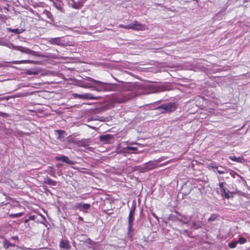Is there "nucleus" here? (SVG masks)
Wrapping results in <instances>:
<instances>
[{"mask_svg":"<svg viewBox=\"0 0 250 250\" xmlns=\"http://www.w3.org/2000/svg\"><path fill=\"white\" fill-rule=\"evenodd\" d=\"M177 107L175 103H168L163 104L158 107L156 109L159 110L162 113H170L174 111Z\"/></svg>","mask_w":250,"mask_h":250,"instance_id":"1","label":"nucleus"},{"mask_svg":"<svg viewBox=\"0 0 250 250\" xmlns=\"http://www.w3.org/2000/svg\"><path fill=\"white\" fill-rule=\"evenodd\" d=\"M48 43L52 45H57L62 47L67 45V43L62 40V38H51L48 39Z\"/></svg>","mask_w":250,"mask_h":250,"instance_id":"2","label":"nucleus"},{"mask_svg":"<svg viewBox=\"0 0 250 250\" xmlns=\"http://www.w3.org/2000/svg\"><path fill=\"white\" fill-rule=\"evenodd\" d=\"M88 81L94 82L97 85V87L95 88V90L98 91H106L107 90V86L105 83L101 82L95 80L91 78H87Z\"/></svg>","mask_w":250,"mask_h":250,"instance_id":"3","label":"nucleus"},{"mask_svg":"<svg viewBox=\"0 0 250 250\" xmlns=\"http://www.w3.org/2000/svg\"><path fill=\"white\" fill-rule=\"evenodd\" d=\"M73 96L75 98H78L81 99H90V100H97L100 99V97H94L90 93H86L84 94H78L74 93Z\"/></svg>","mask_w":250,"mask_h":250,"instance_id":"4","label":"nucleus"},{"mask_svg":"<svg viewBox=\"0 0 250 250\" xmlns=\"http://www.w3.org/2000/svg\"><path fill=\"white\" fill-rule=\"evenodd\" d=\"M100 140L104 144H112L114 142V139L112 135L105 134L100 136Z\"/></svg>","mask_w":250,"mask_h":250,"instance_id":"5","label":"nucleus"},{"mask_svg":"<svg viewBox=\"0 0 250 250\" xmlns=\"http://www.w3.org/2000/svg\"><path fill=\"white\" fill-rule=\"evenodd\" d=\"M9 47H12L13 49L17 50L18 51H21L22 53L27 54H32V52H33V51L30 50V49L22 47L21 46H14L12 44H10L9 46Z\"/></svg>","mask_w":250,"mask_h":250,"instance_id":"6","label":"nucleus"},{"mask_svg":"<svg viewBox=\"0 0 250 250\" xmlns=\"http://www.w3.org/2000/svg\"><path fill=\"white\" fill-rule=\"evenodd\" d=\"M131 28L133 30L141 31L145 30L147 28L145 24L140 23L137 21H135L134 23L131 24Z\"/></svg>","mask_w":250,"mask_h":250,"instance_id":"7","label":"nucleus"},{"mask_svg":"<svg viewBox=\"0 0 250 250\" xmlns=\"http://www.w3.org/2000/svg\"><path fill=\"white\" fill-rule=\"evenodd\" d=\"M55 159L57 161H61L63 162H64L69 165H74L75 163L74 161L70 160L68 157L65 156L64 155L57 156L55 157Z\"/></svg>","mask_w":250,"mask_h":250,"instance_id":"8","label":"nucleus"},{"mask_svg":"<svg viewBox=\"0 0 250 250\" xmlns=\"http://www.w3.org/2000/svg\"><path fill=\"white\" fill-rule=\"evenodd\" d=\"M71 246L69 244V242L67 240L62 239L60 243V248L63 250H69Z\"/></svg>","mask_w":250,"mask_h":250,"instance_id":"9","label":"nucleus"},{"mask_svg":"<svg viewBox=\"0 0 250 250\" xmlns=\"http://www.w3.org/2000/svg\"><path fill=\"white\" fill-rule=\"evenodd\" d=\"M135 206H132L130 209L129 216H128V222L133 223L134 220V212L135 210Z\"/></svg>","mask_w":250,"mask_h":250,"instance_id":"10","label":"nucleus"},{"mask_svg":"<svg viewBox=\"0 0 250 250\" xmlns=\"http://www.w3.org/2000/svg\"><path fill=\"white\" fill-rule=\"evenodd\" d=\"M43 184H45L50 186H55L57 184V182L48 177H46L44 179Z\"/></svg>","mask_w":250,"mask_h":250,"instance_id":"11","label":"nucleus"},{"mask_svg":"<svg viewBox=\"0 0 250 250\" xmlns=\"http://www.w3.org/2000/svg\"><path fill=\"white\" fill-rule=\"evenodd\" d=\"M56 132L58 134V137H57V139L61 141H64L65 135H66L65 131L62 130H57Z\"/></svg>","mask_w":250,"mask_h":250,"instance_id":"12","label":"nucleus"},{"mask_svg":"<svg viewBox=\"0 0 250 250\" xmlns=\"http://www.w3.org/2000/svg\"><path fill=\"white\" fill-rule=\"evenodd\" d=\"M24 30H25V29H12L11 28H7L8 31L13 32L16 34H19L21 33Z\"/></svg>","mask_w":250,"mask_h":250,"instance_id":"13","label":"nucleus"},{"mask_svg":"<svg viewBox=\"0 0 250 250\" xmlns=\"http://www.w3.org/2000/svg\"><path fill=\"white\" fill-rule=\"evenodd\" d=\"M3 247L7 249L9 247H15L16 245L10 243L7 240L4 239L3 242Z\"/></svg>","mask_w":250,"mask_h":250,"instance_id":"14","label":"nucleus"},{"mask_svg":"<svg viewBox=\"0 0 250 250\" xmlns=\"http://www.w3.org/2000/svg\"><path fill=\"white\" fill-rule=\"evenodd\" d=\"M157 163V162H149L147 164H146V167L148 169L150 170L155 168L156 167Z\"/></svg>","mask_w":250,"mask_h":250,"instance_id":"15","label":"nucleus"},{"mask_svg":"<svg viewBox=\"0 0 250 250\" xmlns=\"http://www.w3.org/2000/svg\"><path fill=\"white\" fill-rule=\"evenodd\" d=\"M39 71L35 69H30L26 71V74L28 75H37L39 73Z\"/></svg>","mask_w":250,"mask_h":250,"instance_id":"16","label":"nucleus"},{"mask_svg":"<svg viewBox=\"0 0 250 250\" xmlns=\"http://www.w3.org/2000/svg\"><path fill=\"white\" fill-rule=\"evenodd\" d=\"M229 158L234 161L237 162H242V161L243 160V158L242 157H236L235 156H230L229 157Z\"/></svg>","mask_w":250,"mask_h":250,"instance_id":"17","label":"nucleus"},{"mask_svg":"<svg viewBox=\"0 0 250 250\" xmlns=\"http://www.w3.org/2000/svg\"><path fill=\"white\" fill-rule=\"evenodd\" d=\"M201 227V225L199 223H197L195 221H193L192 223V225L191 228L194 229H197Z\"/></svg>","mask_w":250,"mask_h":250,"instance_id":"18","label":"nucleus"},{"mask_svg":"<svg viewBox=\"0 0 250 250\" xmlns=\"http://www.w3.org/2000/svg\"><path fill=\"white\" fill-rule=\"evenodd\" d=\"M179 232L180 234L188 237H190V235L191 234V232L187 229L180 230Z\"/></svg>","mask_w":250,"mask_h":250,"instance_id":"19","label":"nucleus"},{"mask_svg":"<svg viewBox=\"0 0 250 250\" xmlns=\"http://www.w3.org/2000/svg\"><path fill=\"white\" fill-rule=\"evenodd\" d=\"M182 219H183V221L184 224H188V223L191 219V216L188 218L185 216H182L181 219L180 220L181 222H182Z\"/></svg>","mask_w":250,"mask_h":250,"instance_id":"20","label":"nucleus"},{"mask_svg":"<svg viewBox=\"0 0 250 250\" xmlns=\"http://www.w3.org/2000/svg\"><path fill=\"white\" fill-rule=\"evenodd\" d=\"M56 26L58 28L59 30H66L69 29L68 27L63 25H57Z\"/></svg>","mask_w":250,"mask_h":250,"instance_id":"21","label":"nucleus"},{"mask_svg":"<svg viewBox=\"0 0 250 250\" xmlns=\"http://www.w3.org/2000/svg\"><path fill=\"white\" fill-rule=\"evenodd\" d=\"M132 232V223H129L128 225V234L130 236V233Z\"/></svg>","mask_w":250,"mask_h":250,"instance_id":"22","label":"nucleus"},{"mask_svg":"<svg viewBox=\"0 0 250 250\" xmlns=\"http://www.w3.org/2000/svg\"><path fill=\"white\" fill-rule=\"evenodd\" d=\"M237 244V241L230 242L229 244V247L231 249L235 248L236 247V245Z\"/></svg>","mask_w":250,"mask_h":250,"instance_id":"23","label":"nucleus"},{"mask_svg":"<svg viewBox=\"0 0 250 250\" xmlns=\"http://www.w3.org/2000/svg\"><path fill=\"white\" fill-rule=\"evenodd\" d=\"M247 240L244 237H241L239 238V239L237 241V243H240L241 244H244L246 242Z\"/></svg>","mask_w":250,"mask_h":250,"instance_id":"24","label":"nucleus"},{"mask_svg":"<svg viewBox=\"0 0 250 250\" xmlns=\"http://www.w3.org/2000/svg\"><path fill=\"white\" fill-rule=\"evenodd\" d=\"M217 218V215L215 214H212L211 215L210 217L208 219V222H212L214 221Z\"/></svg>","mask_w":250,"mask_h":250,"instance_id":"25","label":"nucleus"},{"mask_svg":"<svg viewBox=\"0 0 250 250\" xmlns=\"http://www.w3.org/2000/svg\"><path fill=\"white\" fill-rule=\"evenodd\" d=\"M225 198L227 199H229L230 197L232 196L231 192H230L229 190L223 194Z\"/></svg>","mask_w":250,"mask_h":250,"instance_id":"26","label":"nucleus"},{"mask_svg":"<svg viewBox=\"0 0 250 250\" xmlns=\"http://www.w3.org/2000/svg\"><path fill=\"white\" fill-rule=\"evenodd\" d=\"M120 28H125V29H131V24H130V25H124L123 24H120L119 26Z\"/></svg>","mask_w":250,"mask_h":250,"instance_id":"27","label":"nucleus"},{"mask_svg":"<svg viewBox=\"0 0 250 250\" xmlns=\"http://www.w3.org/2000/svg\"><path fill=\"white\" fill-rule=\"evenodd\" d=\"M90 208V205L89 204H83L82 205V208L83 209H88Z\"/></svg>","mask_w":250,"mask_h":250,"instance_id":"28","label":"nucleus"},{"mask_svg":"<svg viewBox=\"0 0 250 250\" xmlns=\"http://www.w3.org/2000/svg\"><path fill=\"white\" fill-rule=\"evenodd\" d=\"M82 204H80V203H77L75 206V208H78L80 210H83L82 209Z\"/></svg>","mask_w":250,"mask_h":250,"instance_id":"29","label":"nucleus"},{"mask_svg":"<svg viewBox=\"0 0 250 250\" xmlns=\"http://www.w3.org/2000/svg\"><path fill=\"white\" fill-rule=\"evenodd\" d=\"M127 150H136L137 149V148L136 147L134 146H127L125 148Z\"/></svg>","mask_w":250,"mask_h":250,"instance_id":"30","label":"nucleus"},{"mask_svg":"<svg viewBox=\"0 0 250 250\" xmlns=\"http://www.w3.org/2000/svg\"><path fill=\"white\" fill-rule=\"evenodd\" d=\"M27 62V61H13L12 62V63L13 64H21V63H22L23 62Z\"/></svg>","mask_w":250,"mask_h":250,"instance_id":"31","label":"nucleus"},{"mask_svg":"<svg viewBox=\"0 0 250 250\" xmlns=\"http://www.w3.org/2000/svg\"><path fill=\"white\" fill-rule=\"evenodd\" d=\"M167 158V157H161L160 158H159V159H158L156 161V162H157V163H158L163 160H164L165 159H166Z\"/></svg>","mask_w":250,"mask_h":250,"instance_id":"32","label":"nucleus"},{"mask_svg":"<svg viewBox=\"0 0 250 250\" xmlns=\"http://www.w3.org/2000/svg\"><path fill=\"white\" fill-rule=\"evenodd\" d=\"M213 168L216 169L217 170V172L220 174H222L225 173V172L224 171L218 170L217 167H213Z\"/></svg>","mask_w":250,"mask_h":250,"instance_id":"33","label":"nucleus"},{"mask_svg":"<svg viewBox=\"0 0 250 250\" xmlns=\"http://www.w3.org/2000/svg\"><path fill=\"white\" fill-rule=\"evenodd\" d=\"M21 215V213H17V214H11L10 216L11 217H20Z\"/></svg>","mask_w":250,"mask_h":250,"instance_id":"34","label":"nucleus"},{"mask_svg":"<svg viewBox=\"0 0 250 250\" xmlns=\"http://www.w3.org/2000/svg\"><path fill=\"white\" fill-rule=\"evenodd\" d=\"M225 184V183L222 182L219 183V188L222 190V189L224 188V185Z\"/></svg>","mask_w":250,"mask_h":250,"instance_id":"35","label":"nucleus"},{"mask_svg":"<svg viewBox=\"0 0 250 250\" xmlns=\"http://www.w3.org/2000/svg\"><path fill=\"white\" fill-rule=\"evenodd\" d=\"M221 190H222L221 191L222 195L223 196V194L224 193H225L228 190H227L225 188H224L222 189Z\"/></svg>","mask_w":250,"mask_h":250,"instance_id":"36","label":"nucleus"},{"mask_svg":"<svg viewBox=\"0 0 250 250\" xmlns=\"http://www.w3.org/2000/svg\"><path fill=\"white\" fill-rule=\"evenodd\" d=\"M11 239H13V240H18V239H19L18 237L17 236H12L11 237Z\"/></svg>","mask_w":250,"mask_h":250,"instance_id":"37","label":"nucleus"},{"mask_svg":"<svg viewBox=\"0 0 250 250\" xmlns=\"http://www.w3.org/2000/svg\"><path fill=\"white\" fill-rule=\"evenodd\" d=\"M4 99H5V100H8V99H9V98H8V97H2V98H0V100H4Z\"/></svg>","mask_w":250,"mask_h":250,"instance_id":"38","label":"nucleus"},{"mask_svg":"<svg viewBox=\"0 0 250 250\" xmlns=\"http://www.w3.org/2000/svg\"><path fill=\"white\" fill-rule=\"evenodd\" d=\"M1 114H2V115L3 116H4V115L6 114H5V113H1Z\"/></svg>","mask_w":250,"mask_h":250,"instance_id":"39","label":"nucleus"},{"mask_svg":"<svg viewBox=\"0 0 250 250\" xmlns=\"http://www.w3.org/2000/svg\"><path fill=\"white\" fill-rule=\"evenodd\" d=\"M83 87H87V86H85V85H83Z\"/></svg>","mask_w":250,"mask_h":250,"instance_id":"40","label":"nucleus"},{"mask_svg":"<svg viewBox=\"0 0 250 250\" xmlns=\"http://www.w3.org/2000/svg\"><path fill=\"white\" fill-rule=\"evenodd\" d=\"M89 242H90V241H91V240L90 239H89Z\"/></svg>","mask_w":250,"mask_h":250,"instance_id":"41","label":"nucleus"},{"mask_svg":"<svg viewBox=\"0 0 250 250\" xmlns=\"http://www.w3.org/2000/svg\"><path fill=\"white\" fill-rule=\"evenodd\" d=\"M89 242H90V241H91V240L90 239H89Z\"/></svg>","mask_w":250,"mask_h":250,"instance_id":"42","label":"nucleus"}]
</instances>
